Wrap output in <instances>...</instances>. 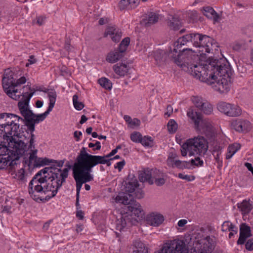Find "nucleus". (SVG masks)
Here are the masks:
<instances>
[{
	"mask_svg": "<svg viewBox=\"0 0 253 253\" xmlns=\"http://www.w3.org/2000/svg\"><path fill=\"white\" fill-rule=\"evenodd\" d=\"M139 184L136 178L128 179L126 182L125 191L127 193H120L115 198L116 203H121L126 206L128 212L123 213L120 218L116 220V229L121 231L126 226H131L137 220L132 217L140 219L144 216V211L141 205L134 200L130 194L134 192V197L140 199L143 198L144 193L142 189L138 187Z\"/></svg>",
	"mask_w": 253,
	"mask_h": 253,
	"instance_id": "f257e3e1",
	"label": "nucleus"
},
{
	"mask_svg": "<svg viewBox=\"0 0 253 253\" xmlns=\"http://www.w3.org/2000/svg\"><path fill=\"white\" fill-rule=\"evenodd\" d=\"M61 187L57 182L52 181L47 175L39 171L32 178L29 185V193L34 200H42L44 195L46 200L54 197Z\"/></svg>",
	"mask_w": 253,
	"mask_h": 253,
	"instance_id": "f03ea898",
	"label": "nucleus"
},
{
	"mask_svg": "<svg viewBox=\"0 0 253 253\" xmlns=\"http://www.w3.org/2000/svg\"><path fill=\"white\" fill-rule=\"evenodd\" d=\"M34 91L30 93L25 92L23 93L24 99L18 103V106L21 115L25 117L26 120V126L28 130L32 131H35L36 124L43 121L48 114L51 112L54 107L57 97L55 90H51L48 92L49 103L47 110L43 114L36 115L28 108L29 101L33 95Z\"/></svg>",
	"mask_w": 253,
	"mask_h": 253,
	"instance_id": "7ed1b4c3",
	"label": "nucleus"
},
{
	"mask_svg": "<svg viewBox=\"0 0 253 253\" xmlns=\"http://www.w3.org/2000/svg\"><path fill=\"white\" fill-rule=\"evenodd\" d=\"M214 73V79L207 81V83L212 85L215 90L220 93H226L230 90L231 86V69L229 62L226 58L218 59Z\"/></svg>",
	"mask_w": 253,
	"mask_h": 253,
	"instance_id": "20e7f679",
	"label": "nucleus"
},
{
	"mask_svg": "<svg viewBox=\"0 0 253 253\" xmlns=\"http://www.w3.org/2000/svg\"><path fill=\"white\" fill-rule=\"evenodd\" d=\"M111 157V152L104 156L91 155L86 152V148L83 147L75 163L86 172L89 173L91 169L98 164H106L110 165V160L107 158Z\"/></svg>",
	"mask_w": 253,
	"mask_h": 253,
	"instance_id": "39448f33",
	"label": "nucleus"
},
{
	"mask_svg": "<svg viewBox=\"0 0 253 253\" xmlns=\"http://www.w3.org/2000/svg\"><path fill=\"white\" fill-rule=\"evenodd\" d=\"M218 59H210L208 64L204 65L193 64L192 62L186 67V72L203 82H207L211 78L214 79V73Z\"/></svg>",
	"mask_w": 253,
	"mask_h": 253,
	"instance_id": "423d86ee",
	"label": "nucleus"
},
{
	"mask_svg": "<svg viewBox=\"0 0 253 253\" xmlns=\"http://www.w3.org/2000/svg\"><path fill=\"white\" fill-rule=\"evenodd\" d=\"M192 49L188 47H183L181 51H178L177 53L174 52V49L169 52L168 56L171 58L173 62L180 66L182 70H186V67L189 65L192 61L198 58V56L193 54Z\"/></svg>",
	"mask_w": 253,
	"mask_h": 253,
	"instance_id": "0eeeda50",
	"label": "nucleus"
},
{
	"mask_svg": "<svg viewBox=\"0 0 253 253\" xmlns=\"http://www.w3.org/2000/svg\"><path fill=\"white\" fill-rule=\"evenodd\" d=\"M7 136L10 137L8 143L9 147L12 148L10 154L11 157V162L9 165L10 167H13L17 165L16 161L18 160L20 157L25 154L27 149V144L23 140L19 139L21 138L20 133L18 137L16 136L17 138L14 137L15 136L13 135Z\"/></svg>",
	"mask_w": 253,
	"mask_h": 253,
	"instance_id": "6e6552de",
	"label": "nucleus"
},
{
	"mask_svg": "<svg viewBox=\"0 0 253 253\" xmlns=\"http://www.w3.org/2000/svg\"><path fill=\"white\" fill-rule=\"evenodd\" d=\"M13 75V72L9 69L5 70L2 80L3 88L6 94L13 99L17 100L22 95V100H23L24 99L23 93H25L19 92L17 89L14 88L15 80Z\"/></svg>",
	"mask_w": 253,
	"mask_h": 253,
	"instance_id": "1a4fd4ad",
	"label": "nucleus"
},
{
	"mask_svg": "<svg viewBox=\"0 0 253 253\" xmlns=\"http://www.w3.org/2000/svg\"><path fill=\"white\" fill-rule=\"evenodd\" d=\"M212 242L209 236L204 237L198 234L193 239V247L190 249L191 253H211L213 250Z\"/></svg>",
	"mask_w": 253,
	"mask_h": 253,
	"instance_id": "9d476101",
	"label": "nucleus"
},
{
	"mask_svg": "<svg viewBox=\"0 0 253 253\" xmlns=\"http://www.w3.org/2000/svg\"><path fill=\"white\" fill-rule=\"evenodd\" d=\"M68 167L69 168H65L63 170L55 167H46L40 171L42 172V174L47 175L52 181L57 182V184L61 187L68 175L69 169L71 166L69 165Z\"/></svg>",
	"mask_w": 253,
	"mask_h": 253,
	"instance_id": "9b49d317",
	"label": "nucleus"
},
{
	"mask_svg": "<svg viewBox=\"0 0 253 253\" xmlns=\"http://www.w3.org/2000/svg\"><path fill=\"white\" fill-rule=\"evenodd\" d=\"M186 247L185 243L181 240H174L166 243L163 248L155 253H188V250L193 247L188 243Z\"/></svg>",
	"mask_w": 253,
	"mask_h": 253,
	"instance_id": "f8f14e48",
	"label": "nucleus"
},
{
	"mask_svg": "<svg viewBox=\"0 0 253 253\" xmlns=\"http://www.w3.org/2000/svg\"><path fill=\"white\" fill-rule=\"evenodd\" d=\"M186 142L188 144L191 152L194 155H204L208 149V142L202 136H198L188 139Z\"/></svg>",
	"mask_w": 253,
	"mask_h": 253,
	"instance_id": "ddd939ff",
	"label": "nucleus"
},
{
	"mask_svg": "<svg viewBox=\"0 0 253 253\" xmlns=\"http://www.w3.org/2000/svg\"><path fill=\"white\" fill-rule=\"evenodd\" d=\"M24 119L12 114L6 113L5 121H6V134L9 136L13 135L14 136H19V133L18 130L19 128V122H24L26 125V120L23 116Z\"/></svg>",
	"mask_w": 253,
	"mask_h": 253,
	"instance_id": "4468645a",
	"label": "nucleus"
},
{
	"mask_svg": "<svg viewBox=\"0 0 253 253\" xmlns=\"http://www.w3.org/2000/svg\"><path fill=\"white\" fill-rule=\"evenodd\" d=\"M73 176L76 182V196H80L83 184L92 180L93 177L89 173L85 172L75 164L73 168Z\"/></svg>",
	"mask_w": 253,
	"mask_h": 253,
	"instance_id": "2eb2a0df",
	"label": "nucleus"
},
{
	"mask_svg": "<svg viewBox=\"0 0 253 253\" xmlns=\"http://www.w3.org/2000/svg\"><path fill=\"white\" fill-rule=\"evenodd\" d=\"M187 116L194 122L196 129L202 130L204 127L207 129H210L211 125L209 123L206 122V121L202 118V115L194 110L193 108L190 107L187 112Z\"/></svg>",
	"mask_w": 253,
	"mask_h": 253,
	"instance_id": "dca6fc26",
	"label": "nucleus"
},
{
	"mask_svg": "<svg viewBox=\"0 0 253 253\" xmlns=\"http://www.w3.org/2000/svg\"><path fill=\"white\" fill-rule=\"evenodd\" d=\"M217 107L220 112L229 117H238L242 114V109L237 105L221 102L218 104Z\"/></svg>",
	"mask_w": 253,
	"mask_h": 253,
	"instance_id": "f3484780",
	"label": "nucleus"
},
{
	"mask_svg": "<svg viewBox=\"0 0 253 253\" xmlns=\"http://www.w3.org/2000/svg\"><path fill=\"white\" fill-rule=\"evenodd\" d=\"M130 38L126 37L119 44L117 48L112 54V62H115L122 59L126 53V50L130 43Z\"/></svg>",
	"mask_w": 253,
	"mask_h": 253,
	"instance_id": "a211bd4d",
	"label": "nucleus"
},
{
	"mask_svg": "<svg viewBox=\"0 0 253 253\" xmlns=\"http://www.w3.org/2000/svg\"><path fill=\"white\" fill-rule=\"evenodd\" d=\"M164 216L158 212H151L147 214L146 221L148 224L154 226L158 227L164 221Z\"/></svg>",
	"mask_w": 253,
	"mask_h": 253,
	"instance_id": "6ab92c4d",
	"label": "nucleus"
},
{
	"mask_svg": "<svg viewBox=\"0 0 253 253\" xmlns=\"http://www.w3.org/2000/svg\"><path fill=\"white\" fill-rule=\"evenodd\" d=\"M190 37L189 34H187L180 37L174 42L173 49L174 52L175 53H177L178 51H181L183 47H186V46L191 44V41L190 40Z\"/></svg>",
	"mask_w": 253,
	"mask_h": 253,
	"instance_id": "aec40b11",
	"label": "nucleus"
},
{
	"mask_svg": "<svg viewBox=\"0 0 253 253\" xmlns=\"http://www.w3.org/2000/svg\"><path fill=\"white\" fill-rule=\"evenodd\" d=\"M231 126L236 131L242 132L251 128V123L245 120H235L231 122Z\"/></svg>",
	"mask_w": 253,
	"mask_h": 253,
	"instance_id": "412c9836",
	"label": "nucleus"
},
{
	"mask_svg": "<svg viewBox=\"0 0 253 253\" xmlns=\"http://www.w3.org/2000/svg\"><path fill=\"white\" fill-rule=\"evenodd\" d=\"M252 236L251 230L250 226L246 223H242L240 227V236L237 241L238 245L244 244L247 239Z\"/></svg>",
	"mask_w": 253,
	"mask_h": 253,
	"instance_id": "4be33fe9",
	"label": "nucleus"
},
{
	"mask_svg": "<svg viewBox=\"0 0 253 253\" xmlns=\"http://www.w3.org/2000/svg\"><path fill=\"white\" fill-rule=\"evenodd\" d=\"M31 133L29 134V132H26V134L27 135H29L30 137V140L29 141V145L28 147V149L31 150V152L29 153V161L30 163H34L38 158L37 156L38 150L35 149L34 143L35 139V135L33 133L34 131H32L31 130H29Z\"/></svg>",
	"mask_w": 253,
	"mask_h": 253,
	"instance_id": "5701e85b",
	"label": "nucleus"
},
{
	"mask_svg": "<svg viewBox=\"0 0 253 253\" xmlns=\"http://www.w3.org/2000/svg\"><path fill=\"white\" fill-rule=\"evenodd\" d=\"M199 46L198 47H203L205 49V52L210 53L211 50H212V46L215 43L214 42V40L211 38L203 35V38H201L200 42H199Z\"/></svg>",
	"mask_w": 253,
	"mask_h": 253,
	"instance_id": "b1692460",
	"label": "nucleus"
},
{
	"mask_svg": "<svg viewBox=\"0 0 253 253\" xmlns=\"http://www.w3.org/2000/svg\"><path fill=\"white\" fill-rule=\"evenodd\" d=\"M160 15L153 12H148L142 20V22L145 27H150L157 23L160 19Z\"/></svg>",
	"mask_w": 253,
	"mask_h": 253,
	"instance_id": "393cba45",
	"label": "nucleus"
},
{
	"mask_svg": "<svg viewBox=\"0 0 253 253\" xmlns=\"http://www.w3.org/2000/svg\"><path fill=\"white\" fill-rule=\"evenodd\" d=\"M149 169L140 171L139 173V179L142 182H148L152 185L154 183L152 177H153V170Z\"/></svg>",
	"mask_w": 253,
	"mask_h": 253,
	"instance_id": "a878e982",
	"label": "nucleus"
},
{
	"mask_svg": "<svg viewBox=\"0 0 253 253\" xmlns=\"http://www.w3.org/2000/svg\"><path fill=\"white\" fill-rule=\"evenodd\" d=\"M153 178L155 179L156 185L158 186H161L165 183L167 175L160 170L155 169L153 170Z\"/></svg>",
	"mask_w": 253,
	"mask_h": 253,
	"instance_id": "bb28decb",
	"label": "nucleus"
},
{
	"mask_svg": "<svg viewBox=\"0 0 253 253\" xmlns=\"http://www.w3.org/2000/svg\"><path fill=\"white\" fill-rule=\"evenodd\" d=\"M201 11L203 14L209 19H212L214 22H217L219 19L218 14L210 6L203 7Z\"/></svg>",
	"mask_w": 253,
	"mask_h": 253,
	"instance_id": "cd10ccee",
	"label": "nucleus"
},
{
	"mask_svg": "<svg viewBox=\"0 0 253 253\" xmlns=\"http://www.w3.org/2000/svg\"><path fill=\"white\" fill-rule=\"evenodd\" d=\"M11 155L9 154H0V169H2L9 167V169L12 170L15 166L13 167H10L9 163L11 162Z\"/></svg>",
	"mask_w": 253,
	"mask_h": 253,
	"instance_id": "c85d7f7f",
	"label": "nucleus"
},
{
	"mask_svg": "<svg viewBox=\"0 0 253 253\" xmlns=\"http://www.w3.org/2000/svg\"><path fill=\"white\" fill-rule=\"evenodd\" d=\"M237 207L244 215L249 214L253 209V206L250 204V200H243L241 203L237 204Z\"/></svg>",
	"mask_w": 253,
	"mask_h": 253,
	"instance_id": "c756f323",
	"label": "nucleus"
},
{
	"mask_svg": "<svg viewBox=\"0 0 253 253\" xmlns=\"http://www.w3.org/2000/svg\"><path fill=\"white\" fill-rule=\"evenodd\" d=\"M113 70L118 75L124 76L128 72L129 67L125 63H119L113 66Z\"/></svg>",
	"mask_w": 253,
	"mask_h": 253,
	"instance_id": "7c9ffc66",
	"label": "nucleus"
},
{
	"mask_svg": "<svg viewBox=\"0 0 253 253\" xmlns=\"http://www.w3.org/2000/svg\"><path fill=\"white\" fill-rule=\"evenodd\" d=\"M133 253H148L147 248L140 240H135L133 243Z\"/></svg>",
	"mask_w": 253,
	"mask_h": 253,
	"instance_id": "2f4dec72",
	"label": "nucleus"
},
{
	"mask_svg": "<svg viewBox=\"0 0 253 253\" xmlns=\"http://www.w3.org/2000/svg\"><path fill=\"white\" fill-rule=\"evenodd\" d=\"M123 35L122 31L116 25L112 26V41L118 42Z\"/></svg>",
	"mask_w": 253,
	"mask_h": 253,
	"instance_id": "473e14b6",
	"label": "nucleus"
},
{
	"mask_svg": "<svg viewBox=\"0 0 253 253\" xmlns=\"http://www.w3.org/2000/svg\"><path fill=\"white\" fill-rule=\"evenodd\" d=\"M166 53L163 50H157L155 52L154 58L157 64L161 66L164 64L166 60Z\"/></svg>",
	"mask_w": 253,
	"mask_h": 253,
	"instance_id": "72a5a7b5",
	"label": "nucleus"
},
{
	"mask_svg": "<svg viewBox=\"0 0 253 253\" xmlns=\"http://www.w3.org/2000/svg\"><path fill=\"white\" fill-rule=\"evenodd\" d=\"M190 40L191 41V44L195 47L199 46L201 38H203V35L199 33L189 34Z\"/></svg>",
	"mask_w": 253,
	"mask_h": 253,
	"instance_id": "f704fd0d",
	"label": "nucleus"
},
{
	"mask_svg": "<svg viewBox=\"0 0 253 253\" xmlns=\"http://www.w3.org/2000/svg\"><path fill=\"white\" fill-rule=\"evenodd\" d=\"M221 230L223 232L227 231H233L235 234H237L238 232L237 228L229 221L223 222L221 226Z\"/></svg>",
	"mask_w": 253,
	"mask_h": 253,
	"instance_id": "c9c22d12",
	"label": "nucleus"
},
{
	"mask_svg": "<svg viewBox=\"0 0 253 253\" xmlns=\"http://www.w3.org/2000/svg\"><path fill=\"white\" fill-rule=\"evenodd\" d=\"M168 26L173 30H177L179 29L180 22L177 17H173L171 20L168 22Z\"/></svg>",
	"mask_w": 253,
	"mask_h": 253,
	"instance_id": "e433bc0d",
	"label": "nucleus"
},
{
	"mask_svg": "<svg viewBox=\"0 0 253 253\" xmlns=\"http://www.w3.org/2000/svg\"><path fill=\"white\" fill-rule=\"evenodd\" d=\"M246 48V42L244 40H240L235 42L233 45L232 49L234 50L239 51L242 49H245Z\"/></svg>",
	"mask_w": 253,
	"mask_h": 253,
	"instance_id": "4c0bfd02",
	"label": "nucleus"
},
{
	"mask_svg": "<svg viewBox=\"0 0 253 253\" xmlns=\"http://www.w3.org/2000/svg\"><path fill=\"white\" fill-rule=\"evenodd\" d=\"M203 106L200 109L201 111H202L206 115L211 114L213 111V108L212 105L210 104L207 100L205 102L204 104H202Z\"/></svg>",
	"mask_w": 253,
	"mask_h": 253,
	"instance_id": "58836bf2",
	"label": "nucleus"
},
{
	"mask_svg": "<svg viewBox=\"0 0 253 253\" xmlns=\"http://www.w3.org/2000/svg\"><path fill=\"white\" fill-rule=\"evenodd\" d=\"M52 160H49L46 158H38L34 162V165L35 167H41L44 165H48L49 163L51 162Z\"/></svg>",
	"mask_w": 253,
	"mask_h": 253,
	"instance_id": "ea45409f",
	"label": "nucleus"
},
{
	"mask_svg": "<svg viewBox=\"0 0 253 253\" xmlns=\"http://www.w3.org/2000/svg\"><path fill=\"white\" fill-rule=\"evenodd\" d=\"M192 101L196 107L200 109L203 106L202 104H204L206 100L201 97L194 96L192 97Z\"/></svg>",
	"mask_w": 253,
	"mask_h": 253,
	"instance_id": "a19ab883",
	"label": "nucleus"
},
{
	"mask_svg": "<svg viewBox=\"0 0 253 253\" xmlns=\"http://www.w3.org/2000/svg\"><path fill=\"white\" fill-rule=\"evenodd\" d=\"M174 167H176L180 169H189L190 164L187 161H181L180 160H175L174 162Z\"/></svg>",
	"mask_w": 253,
	"mask_h": 253,
	"instance_id": "79ce46f5",
	"label": "nucleus"
},
{
	"mask_svg": "<svg viewBox=\"0 0 253 253\" xmlns=\"http://www.w3.org/2000/svg\"><path fill=\"white\" fill-rule=\"evenodd\" d=\"M78 96L77 94L73 96V105L76 110H81L84 107V104L83 102L78 101Z\"/></svg>",
	"mask_w": 253,
	"mask_h": 253,
	"instance_id": "37998d69",
	"label": "nucleus"
},
{
	"mask_svg": "<svg viewBox=\"0 0 253 253\" xmlns=\"http://www.w3.org/2000/svg\"><path fill=\"white\" fill-rule=\"evenodd\" d=\"M98 82L101 86L106 89L111 90V84L109 83V80L108 79L102 78L98 80Z\"/></svg>",
	"mask_w": 253,
	"mask_h": 253,
	"instance_id": "c03bdc74",
	"label": "nucleus"
},
{
	"mask_svg": "<svg viewBox=\"0 0 253 253\" xmlns=\"http://www.w3.org/2000/svg\"><path fill=\"white\" fill-rule=\"evenodd\" d=\"M187 152H188L189 156L194 155V154H193L191 152V150L190 149V147H189L188 144L187 143V142L186 141L181 146V155L182 156H186L187 155Z\"/></svg>",
	"mask_w": 253,
	"mask_h": 253,
	"instance_id": "a18cd8bd",
	"label": "nucleus"
},
{
	"mask_svg": "<svg viewBox=\"0 0 253 253\" xmlns=\"http://www.w3.org/2000/svg\"><path fill=\"white\" fill-rule=\"evenodd\" d=\"M168 129L170 133H174L177 129V124L174 120L169 121L168 125Z\"/></svg>",
	"mask_w": 253,
	"mask_h": 253,
	"instance_id": "49530a36",
	"label": "nucleus"
},
{
	"mask_svg": "<svg viewBox=\"0 0 253 253\" xmlns=\"http://www.w3.org/2000/svg\"><path fill=\"white\" fill-rule=\"evenodd\" d=\"M128 0H121L118 3V7L121 10H130Z\"/></svg>",
	"mask_w": 253,
	"mask_h": 253,
	"instance_id": "de8ad7c7",
	"label": "nucleus"
},
{
	"mask_svg": "<svg viewBox=\"0 0 253 253\" xmlns=\"http://www.w3.org/2000/svg\"><path fill=\"white\" fill-rule=\"evenodd\" d=\"M143 146L147 147H151L153 146V140L151 137L145 136L141 137L140 142Z\"/></svg>",
	"mask_w": 253,
	"mask_h": 253,
	"instance_id": "09e8293b",
	"label": "nucleus"
},
{
	"mask_svg": "<svg viewBox=\"0 0 253 253\" xmlns=\"http://www.w3.org/2000/svg\"><path fill=\"white\" fill-rule=\"evenodd\" d=\"M177 157V156L175 153H169V157L167 161V165L169 167L174 168V162L175 161V159Z\"/></svg>",
	"mask_w": 253,
	"mask_h": 253,
	"instance_id": "8fccbe9b",
	"label": "nucleus"
},
{
	"mask_svg": "<svg viewBox=\"0 0 253 253\" xmlns=\"http://www.w3.org/2000/svg\"><path fill=\"white\" fill-rule=\"evenodd\" d=\"M142 135L138 132H134L130 135L131 140L136 143H140L141 140Z\"/></svg>",
	"mask_w": 253,
	"mask_h": 253,
	"instance_id": "3c124183",
	"label": "nucleus"
},
{
	"mask_svg": "<svg viewBox=\"0 0 253 253\" xmlns=\"http://www.w3.org/2000/svg\"><path fill=\"white\" fill-rule=\"evenodd\" d=\"M241 145L239 143H236L229 145L228 148V153H232L234 154L239 149H240Z\"/></svg>",
	"mask_w": 253,
	"mask_h": 253,
	"instance_id": "603ef678",
	"label": "nucleus"
},
{
	"mask_svg": "<svg viewBox=\"0 0 253 253\" xmlns=\"http://www.w3.org/2000/svg\"><path fill=\"white\" fill-rule=\"evenodd\" d=\"M6 113H3L0 114V126L1 128H3V130H1V131H4L6 134V121H5Z\"/></svg>",
	"mask_w": 253,
	"mask_h": 253,
	"instance_id": "864d4df0",
	"label": "nucleus"
},
{
	"mask_svg": "<svg viewBox=\"0 0 253 253\" xmlns=\"http://www.w3.org/2000/svg\"><path fill=\"white\" fill-rule=\"evenodd\" d=\"M189 163L190 164V167L191 166L199 167L202 166L203 165V161L201 160L199 157L195 158V159H192Z\"/></svg>",
	"mask_w": 253,
	"mask_h": 253,
	"instance_id": "5fc2aeb1",
	"label": "nucleus"
},
{
	"mask_svg": "<svg viewBox=\"0 0 253 253\" xmlns=\"http://www.w3.org/2000/svg\"><path fill=\"white\" fill-rule=\"evenodd\" d=\"M221 154V152L220 150L218 151H213V155L214 156V158L216 160V162L218 163V164L220 166L222 164V160L220 158V156Z\"/></svg>",
	"mask_w": 253,
	"mask_h": 253,
	"instance_id": "6e6d98bb",
	"label": "nucleus"
},
{
	"mask_svg": "<svg viewBox=\"0 0 253 253\" xmlns=\"http://www.w3.org/2000/svg\"><path fill=\"white\" fill-rule=\"evenodd\" d=\"M178 177L182 179H185L187 181H191L192 180H193L195 178L194 176H193L185 175L181 173H179L178 174Z\"/></svg>",
	"mask_w": 253,
	"mask_h": 253,
	"instance_id": "4d7b16f0",
	"label": "nucleus"
},
{
	"mask_svg": "<svg viewBox=\"0 0 253 253\" xmlns=\"http://www.w3.org/2000/svg\"><path fill=\"white\" fill-rule=\"evenodd\" d=\"M246 249L249 251L253 250V238L249 239L245 244Z\"/></svg>",
	"mask_w": 253,
	"mask_h": 253,
	"instance_id": "13d9d810",
	"label": "nucleus"
},
{
	"mask_svg": "<svg viewBox=\"0 0 253 253\" xmlns=\"http://www.w3.org/2000/svg\"><path fill=\"white\" fill-rule=\"evenodd\" d=\"M27 80L25 77H22L19 79H18L16 82L15 81L14 83V88L15 87H17L21 84H25Z\"/></svg>",
	"mask_w": 253,
	"mask_h": 253,
	"instance_id": "bf43d9fd",
	"label": "nucleus"
},
{
	"mask_svg": "<svg viewBox=\"0 0 253 253\" xmlns=\"http://www.w3.org/2000/svg\"><path fill=\"white\" fill-rule=\"evenodd\" d=\"M88 147L89 148H93V150H99L101 148L100 143L99 141H96L95 143H89L88 144Z\"/></svg>",
	"mask_w": 253,
	"mask_h": 253,
	"instance_id": "052dcab7",
	"label": "nucleus"
},
{
	"mask_svg": "<svg viewBox=\"0 0 253 253\" xmlns=\"http://www.w3.org/2000/svg\"><path fill=\"white\" fill-rule=\"evenodd\" d=\"M130 10L135 9L139 4V0H128Z\"/></svg>",
	"mask_w": 253,
	"mask_h": 253,
	"instance_id": "680f3d73",
	"label": "nucleus"
},
{
	"mask_svg": "<svg viewBox=\"0 0 253 253\" xmlns=\"http://www.w3.org/2000/svg\"><path fill=\"white\" fill-rule=\"evenodd\" d=\"M140 121L139 119L137 118H134L131 121V123L128 125V126L130 127L134 128L135 126H138L140 125Z\"/></svg>",
	"mask_w": 253,
	"mask_h": 253,
	"instance_id": "e2e57ef3",
	"label": "nucleus"
},
{
	"mask_svg": "<svg viewBox=\"0 0 253 253\" xmlns=\"http://www.w3.org/2000/svg\"><path fill=\"white\" fill-rule=\"evenodd\" d=\"M125 161L124 160H123L122 161L118 162L116 165L114 166V168L116 169H118L119 171H120L123 168L124 166L125 165Z\"/></svg>",
	"mask_w": 253,
	"mask_h": 253,
	"instance_id": "0e129e2a",
	"label": "nucleus"
},
{
	"mask_svg": "<svg viewBox=\"0 0 253 253\" xmlns=\"http://www.w3.org/2000/svg\"><path fill=\"white\" fill-rule=\"evenodd\" d=\"M25 171L23 169H21L19 172H18V174L16 175L18 179L24 181L25 179Z\"/></svg>",
	"mask_w": 253,
	"mask_h": 253,
	"instance_id": "69168bd1",
	"label": "nucleus"
},
{
	"mask_svg": "<svg viewBox=\"0 0 253 253\" xmlns=\"http://www.w3.org/2000/svg\"><path fill=\"white\" fill-rule=\"evenodd\" d=\"M37 62V60L35 58L34 55H31L29 56V59L28 60V62L26 64V67H28L30 65L36 63Z\"/></svg>",
	"mask_w": 253,
	"mask_h": 253,
	"instance_id": "338daca9",
	"label": "nucleus"
},
{
	"mask_svg": "<svg viewBox=\"0 0 253 253\" xmlns=\"http://www.w3.org/2000/svg\"><path fill=\"white\" fill-rule=\"evenodd\" d=\"M37 23L39 25H42L43 24L44 21L45 19V17L43 16H40L37 18Z\"/></svg>",
	"mask_w": 253,
	"mask_h": 253,
	"instance_id": "774afa93",
	"label": "nucleus"
}]
</instances>
